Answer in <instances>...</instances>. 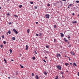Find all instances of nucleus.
<instances>
[{"label":"nucleus","instance_id":"nucleus-1","mask_svg":"<svg viewBox=\"0 0 79 79\" xmlns=\"http://www.w3.org/2000/svg\"><path fill=\"white\" fill-rule=\"evenodd\" d=\"M45 16L46 18H47V19H48L49 18H50V15L48 14H46L45 15Z\"/></svg>","mask_w":79,"mask_h":79},{"label":"nucleus","instance_id":"nucleus-2","mask_svg":"<svg viewBox=\"0 0 79 79\" xmlns=\"http://www.w3.org/2000/svg\"><path fill=\"white\" fill-rule=\"evenodd\" d=\"M56 67L59 70H61V67L60 65H57Z\"/></svg>","mask_w":79,"mask_h":79},{"label":"nucleus","instance_id":"nucleus-3","mask_svg":"<svg viewBox=\"0 0 79 79\" xmlns=\"http://www.w3.org/2000/svg\"><path fill=\"white\" fill-rule=\"evenodd\" d=\"M13 31H14L15 33L16 34H18V32L14 29H13Z\"/></svg>","mask_w":79,"mask_h":79},{"label":"nucleus","instance_id":"nucleus-4","mask_svg":"<svg viewBox=\"0 0 79 79\" xmlns=\"http://www.w3.org/2000/svg\"><path fill=\"white\" fill-rule=\"evenodd\" d=\"M42 33L41 32H40L39 33V37H42Z\"/></svg>","mask_w":79,"mask_h":79},{"label":"nucleus","instance_id":"nucleus-5","mask_svg":"<svg viewBox=\"0 0 79 79\" xmlns=\"http://www.w3.org/2000/svg\"><path fill=\"white\" fill-rule=\"evenodd\" d=\"M64 41L65 42H68V40L66 39V38H64Z\"/></svg>","mask_w":79,"mask_h":79},{"label":"nucleus","instance_id":"nucleus-6","mask_svg":"<svg viewBox=\"0 0 79 79\" xmlns=\"http://www.w3.org/2000/svg\"><path fill=\"white\" fill-rule=\"evenodd\" d=\"M35 78L36 79H39V76L37 75H36L35 77Z\"/></svg>","mask_w":79,"mask_h":79},{"label":"nucleus","instance_id":"nucleus-7","mask_svg":"<svg viewBox=\"0 0 79 79\" xmlns=\"http://www.w3.org/2000/svg\"><path fill=\"white\" fill-rule=\"evenodd\" d=\"M60 35L61 37H64V35L62 33H60Z\"/></svg>","mask_w":79,"mask_h":79},{"label":"nucleus","instance_id":"nucleus-8","mask_svg":"<svg viewBox=\"0 0 79 79\" xmlns=\"http://www.w3.org/2000/svg\"><path fill=\"white\" fill-rule=\"evenodd\" d=\"M71 53L72 54V55H75V53H74V52H71Z\"/></svg>","mask_w":79,"mask_h":79},{"label":"nucleus","instance_id":"nucleus-9","mask_svg":"<svg viewBox=\"0 0 79 79\" xmlns=\"http://www.w3.org/2000/svg\"><path fill=\"white\" fill-rule=\"evenodd\" d=\"M72 23H73V24H76V23H77V21H74V22L73 21Z\"/></svg>","mask_w":79,"mask_h":79},{"label":"nucleus","instance_id":"nucleus-10","mask_svg":"<svg viewBox=\"0 0 79 79\" xmlns=\"http://www.w3.org/2000/svg\"><path fill=\"white\" fill-rule=\"evenodd\" d=\"M8 33L9 34H11V31H10V30H9L8 32L6 33V34H8Z\"/></svg>","mask_w":79,"mask_h":79},{"label":"nucleus","instance_id":"nucleus-11","mask_svg":"<svg viewBox=\"0 0 79 79\" xmlns=\"http://www.w3.org/2000/svg\"><path fill=\"white\" fill-rule=\"evenodd\" d=\"M44 74H45V76H47V72L45 71H44Z\"/></svg>","mask_w":79,"mask_h":79},{"label":"nucleus","instance_id":"nucleus-12","mask_svg":"<svg viewBox=\"0 0 79 79\" xmlns=\"http://www.w3.org/2000/svg\"><path fill=\"white\" fill-rule=\"evenodd\" d=\"M12 39L13 40H16V38L15 37H13Z\"/></svg>","mask_w":79,"mask_h":79},{"label":"nucleus","instance_id":"nucleus-13","mask_svg":"<svg viewBox=\"0 0 79 79\" xmlns=\"http://www.w3.org/2000/svg\"><path fill=\"white\" fill-rule=\"evenodd\" d=\"M27 49H28V46H27V45H26V50H27Z\"/></svg>","mask_w":79,"mask_h":79},{"label":"nucleus","instance_id":"nucleus-14","mask_svg":"<svg viewBox=\"0 0 79 79\" xmlns=\"http://www.w3.org/2000/svg\"><path fill=\"white\" fill-rule=\"evenodd\" d=\"M68 47H71V44H70L69 45H68Z\"/></svg>","mask_w":79,"mask_h":79},{"label":"nucleus","instance_id":"nucleus-15","mask_svg":"<svg viewBox=\"0 0 79 79\" xmlns=\"http://www.w3.org/2000/svg\"><path fill=\"white\" fill-rule=\"evenodd\" d=\"M46 47L47 48H49L50 47V46H49L46 45Z\"/></svg>","mask_w":79,"mask_h":79},{"label":"nucleus","instance_id":"nucleus-16","mask_svg":"<svg viewBox=\"0 0 79 79\" xmlns=\"http://www.w3.org/2000/svg\"><path fill=\"white\" fill-rule=\"evenodd\" d=\"M73 65H75V66H77V65H76V64L75 62L73 64Z\"/></svg>","mask_w":79,"mask_h":79},{"label":"nucleus","instance_id":"nucleus-17","mask_svg":"<svg viewBox=\"0 0 79 79\" xmlns=\"http://www.w3.org/2000/svg\"><path fill=\"white\" fill-rule=\"evenodd\" d=\"M4 61H5V63H7L6 60V59H5V58H4Z\"/></svg>","mask_w":79,"mask_h":79},{"label":"nucleus","instance_id":"nucleus-18","mask_svg":"<svg viewBox=\"0 0 79 79\" xmlns=\"http://www.w3.org/2000/svg\"><path fill=\"white\" fill-rule=\"evenodd\" d=\"M27 32L28 34H29V29H27Z\"/></svg>","mask_w":79,"mask_h":79},{"label":"nucleus","instance_id":"nucleus-19","mask_svg":"<svg viewBox=\"0 0 79 79\" xmlns=\"http://www.w3.org/2000/svg\"><path fill=\"white\" fill-rule=\"evenodd\" d=\"M69 64L68 63H65V65H66V66H68V65Z\"/></svg>","mask_w":79,"mask_h":79},{"label":"nucleus","instance_id":"nucleus-20","mask_svg":"<svg viewBox=\"0 0 79 79\" xmlns=\"http://www.w3.org/2000/svg\"><path fill=\"white\" fill-rule=\"evenodd\" d=\"M30 3L31 4H33V3H34V2H30Z\"/></svg>","mask_w":79,"mask_h":79},{"label":"nucleus","instance_id":"nucleus-21","mask_svg":"<svg viewBox=\"0 0 79 79\" xmlns=\"http://www.w3.org/2000/svg\"><path fill=\"white\" fill-rule=\"evenodd\" d=\"M76 2H77V3H79V1H76Z\"/></svg>","mask_w":79,"mask_h":79},{"label":"nucleus","instance_id":"nucleus-22","mask_svg":"<svg viewBox=\"0 0 79 79\" xmlns=\"http://www.w3.org/2000/svg\"><path fill=\"white\" fill-rule=\"evenodd\" d=\"M32 59H33V60H34L35 59V57H34V56H33L32 57Z\"/></svg>","mask_w":79,"mask_h":79},{"label":"nucleus","instance_id":"nucleus-23","mask_svg":"<svg viewBox=\"0 0 79 79\" xmlns=\"http://www.w3.org/2000/svg\"><path fill=\"white\" fill-rule=\"evenodd\" d=\"M73 5V4H70L69 6H72Z\"/></svg>","mask_w":79,"mask_h":79},{"label":"nucleus","instance_id":"nucleus-24","mask_svg":"<svg viewBox=\"0 0 79 79\" xmlns=\"http://www.w3.org/2000/svg\"><path fill=\"white\" fill-rule=\"evenodd\" d=\"M57 55L59 56L60 57L61 56V55H60V54H57Z\"/></svg>","mask_w":79,"mask_h":79},{"label":"nucleus","instance_id":"nucleus-25","mask_svg":"<svg viewBox=\"0 0 79 79\" xmlns=\"http://www.w3.org/2000/svg\"><path fill=\"white\" fill-rule=\"evenodd\" d=\"M16 75H18V74H19V72H16Z\"/></svg>","mask_w":79,"mask_h":79},{"label":"nucleus","instance_id":"nucleus-26","mask_svg":"<svg viewBox=\"0 0 79 79\" xmlns=\"http://www.w3.org/2000/svg\"><path fill=\"white\" fill-rule=\"evenodd\" d=\"M9 51L10 53H12V50L11 49H10Z\"/></svg>","mask_w":79,"mask_h":79},{"label":"nucleus","instance_id":"nucleus-27","mask_svg":"<svg viewBox=\"0 0 79 79\" xmlns=\"http://www.w3.org/2000/svg\"><path fill=\"white\" fill-rule=\"evenodd\" d=\"M34 53L35 54H37V52H36V51H34Z\"/></svg>","mask_w":79,"mask_h":79},{"label":"nucleus","instance_id":"nucleus-28","mask_svg":"<svg viewBox=\"0 0 79 79\" xmlns=\"http://www.w3.org/2000/svg\"><path fill=\"white\" fill-rule=\"evenodd\" d=\"M2 39H4L5 36H3V35H2Z\"/></svg>","mask_w":79,"mask_h":79},{"label":"nucleus","instance_id":"nucleus-29","mask_svg":"<svg viewBox=\"0 0 79 79\" xmlns=\"http://www.w3.org/2000/svg\"><path fill=\"white\" fill-rule=\"evenodd\" d=\"M60 73L61 74H64V72H63L62 71H61V73Z\"/></svg>","mask_w":79,"mask_h":79},{"label":"nucleus","instance_id":"nucleus-30","mask_svg":"<svg viewBox=\"0 0 79 79\" xmlns=\"http://www.w3.org/2000/svg\"><path fill=\"white\" fill-rule=\"evenodd\" d=\"M35 9H37V6H35L34 7Z\"/></svg>","mask_w":79,"mask_h":79},{"label":"nucleus","instance_id":"nucleus-31","mask_svg":"<svg viewBox=\"0 0 79 79\" xmlns=\"http://www.w3.org/2000/svg\"><path fill=\"white\" fill-rule=\"evenodd\" d=\"M3 43L4 44H6V41H4L3 42Z\"/></svg>","mask_w":79,"mask_h":79},{"label":"nucleus","instance_id":"nucleus-32","mask_svg":"<svg viewBox=\"0 0 79 79\" xmlns=\"http://www.w3.org/2000/svg\"><path fill=\"white\" fill-rule=\"evenodd\" d=\"M31 75L32 76H34V73H32L31 74Z\"/></svg>","mask_w":79,"mask_h":79},{"label":"nucleus","instance_id":"nucleus-33","mask_svg":"<svg viewBox=\"0 0 79 79\" xmlns=\"http://www.w3.org/2000/svg\"><path fill=\"white\" fill-rule=\"evenodd\" d=\"M56 3H60V2L57 1L56 2Z\"/></svg>","mask_w":79,"mask_h":79},{"label":"nucleus","instance_id":"nucleus-34","mask_svg":"<svg viewBox=\"0 0 79 79\" xmlns=\"http://www.w3.org/2000/svg\"><path fill=\"white\" fill-rule=\"evenodd\" d=\"M54 28H56V27H57L56 25H55L54 26Z\"/></svg>","mask_w":79,"mask_h":79},{"label":"nucleus","instance_id":"nucleus-35","mask_svg":"<svg viewBox=\"0 0 79 79\" xmlns=\"http://www.w3.org/2000/svg\"><path fill=\"white\" fill-rule=\"evenodd\" d=\"M21 7H22V5H20L19 6V8H21Z\"/></svg>","mask_w":79,"mask_h":79},{"label":"nucleus","instance_id":"nucleus-36","mask_svg":"<svg viewBox=\"0 0 79 79\" xmlns=\"http://www.w3.org/2000/svg\"><path fill=\"white\" fill-rule=\"evenodd\" d=\"M58 76H57L56 77V78L55 79H58Z\"/></svg>","mask_w":79,"mask_h":79},{"label":"nucleus","instance_id":"nucleus-37","mask_svg":"<svg viewBox=\"0 0 79 79\" xmlns=\"http://www.w3.org/2000/svg\"><path fill=\"white\" fill-rule=\"evenodd\" d=\"M14 16H15V17H16L17 18H18V17L17 15H14Z\"/></svg>","mask_w":79,"mask_h":79},{"label":"nucleus","instance_id":"nucleus-38","mask_svg":"<svg viewBox=\"0 0 79 79\" xmlns=\"http://www.w3.org/2000/svg\"><path fill=\"white\" fill-rule=\"evenodd\" d=\"M43 61H44V62L45 63H46V61H45V60H43Z\"/></svg>","mask_w":79,"mask_h":79},{"label":"nucleus","instance_id":"nucleus-39","mask_svg":"<svg viewBox=\"0 0 79 79\" xmlns=\"http://www.w3.org/2000/svg\"><path fill=\"white\" fill-rule=\"evenodd\" d=\"M12 24V23L11 22H10L9 23V24H10V25L11 24Z\"/></svg>","mask_w":79,"mask_h":79},{"label":"nucleus","instance_id":"nucleus-40","mask_svg":"<svg viewBox=\"0 0 79 79\" xmlns=\"http://www.w3.org/2000/svg\"><path fill=\"white\" fill-rule=\"evenodd\" d=\"M21 68H24V66H23V65H22L21 66Z\"/></svg>","mask_w":79,"mask_h":79},{"label":"nucleus","instance_id":"nucleus-41","mask_svg":"<svg viewBox=\"0 0 79 79\" xmlns=\"http://www.w3.org/2000/svg\"><path fill=\"white\" fill-rule=\"evenodd\" d=\"M50 6V4H48V6Z\"/></svg>","mask_w":79,"mask_h":79},{"label":"nucleus","instance_id":"nucleus-42","mask_svg":"<svg viewBox=\"0 0 79 79\" xmlns=\"http://www.w3.org/2000/svg\"><path fill=\"white\" fill-rule=\"evenodd\" d=\"M67 37H68V39H70V38H71V37L70 36H69Z\"/></svg>","mask_w":79,"mask_h":79},{"label":"nucleus","instance_id":"nucleus-43","mask_svg":"<svg viewBox=\"0 0 79 79\" xmlns=\"http://www.w3.org/2000/svg\"><path fill=\"white\" fill-rule=\"evenodd\" d=\"M0 46H1V48H2V47H3V45H1Z\"/></svg>","mask_w":79,"mask_h":79},{"label":"nucleus","instance_id":"nucleus-44","mask_svg":"<svg viewBox=\"0 0 79 79\" xmlns=\"http://www.w3.org/2000/svg\"><path fill=\"white\" fill-rule=\"evenodd\" d=\"M7 16H9V15H10V14H9V13H7Z\"/></svg>","mask_w":79,"mask_h":79},{"label":"nucleus","instance_id":"nucleus-45","mask_svg":"<svg viewBox=\"0 0 79 79\" xmlns=\"http://www.w3.org/2000/svg\"><path fill=\"white\" fill-rule=\"evenodd\" d=\"M36 35L37 36H39V34H36Z\"/></svg>","mask_w":79,"mask_h":79},{"label":"nucleus","instance_id":"nucleus-46","mask_svg":"<svg viewBox=\"0 0 79 79\" xmlns=\"http://www.w3.org/2000/svg\"><path fill=\"white\" fill-rule=\"evenodd\" d=\"M77 75H78V76H79V72H78L77 73Z\"/></svg>","mask_w":79,"mask_h":79},{"label":"nucleus","instance_id":"nucleus-47","mask_svg":"<svg viewBox=\"0 0 79 79\" xmlns=\"http://www.w3.org/2000/svg\"><path fill=\"white\" fill-rule=\"evenodd\" d=\"M56 40H55V39H54V42H56Z\"/></svg>","mask_w":79,"mask_h":79},{"label":"nucleus","instance_id":"nucleus-48","mask_svg":"<svg viewBox=\"0 0 79 79\" xmlns=\"http://www.w3.org/2000/svg\"><path fill=\"white\" fill-rule=\"evenodd\" d=\"M74 13H73V14H72V15H73V16H74Z\"/></svg>","mask_w":79,"mask_h":79},{"label":"nucleus","instance_id":"nucleus-49","mask_svg":"<svg viewBox=\"0 0 79 79\" xmlns=\"http://www.w3.org/2000/svg\"><path fill=\"white\" fill-rule=\"evenodd\" d=\"M70 64H71V65H72V64H73V63H70Z\"/></svg>","mask_w":79,"mask_h":79},{"label":"nucleus","instance_id":"nucleus-50","mask_svg":"<svg viewBox=\"0 0 79 79\" xmlns=\"http://www.w3.org/2000/svg\"><path fill=\"white\" fill-rule=\"evenodd\" d=\"M60 3H61V4H63V2H62L61 1H60Z\"/></svg>","mask_w":79,"mask_h":79},{"label":"nucleus","instance_id":"nucleus-51","mask_svg":"<svg viewBox=\"0 0 79 79\" xmlns=\"http://www.w3.org/2000/svg\"><path fill=\"white\" fill-rule=\"evenodd\" d=\"M69 61H70L71 60V59L70 58H69Z\"/></svg>","mask_w":79,"mask_h":79},{"label":"nucleus","instance_id":"nucleus-52","mask_svg":"<svg viewBox=\"0 0 79 79\" xmlns=\"http://www.w3.org/2000/svg\"><path fill=\"white\" fill-rule=\"evenodd\" d=\"M58 55L57 54V58H58Z\"/></svg>","mask_w":79,"mask_h":79},{"label":"nucleus","instance_id":"nucleus-53","mask_svg":"<svg viewBox=\"0 0 79 79\" xmlns=\"http://www.w3.org/2000/svg\"><path fill=\"white\" fill-rule=\"evenodd\" d=\"M35 23H36V24H38V22H36Z\"/></svg>","mask_w":79,"mask_h":79},{"label":"nucleus","instance_id":"nucleus-54","mask_svg":"<svg viewBox=\"0 0 79 79\" xmlns=\"http://www.w3.org/2000/svg\"><path fill=\"white\" fill-rule=\"evenodd\" d=\"M62 77H63H63H64V76L62 75Z\"/></svg>","mask_w":79,"mask_h":79},{"label":"nucleus","instance_id":"nucleus-55","mask_svg":"<svg viewBox=\"0 0 79 79\" xmlns=\"http://www.w3.org/2000/svg\"><path fill=\"white\" fill-rule=\"evenodd\" d=\"M11 61H14V60H11Z\"/></svg>","mask_w":79,"mask_h":79},{"label":"nucleus","instance_id":"nucleus-56","mask_svg":"<svg viewBox=\"0 0 79 79\" xmlns=\"http://www.w3.org/2000/svg\"><path fill=\"white\" fill-rule=\"evenodd\" d=\"M45 59H46L47 58V56H46L45 57Z\"/></svg>","mask_w":79,"mask_h":79},{"label":"nucleus","instance_id":"nucleus-57","mask_svg":"<svg viewBox=\"0 0 79 79\" xmlns=\"http://www.w3.org/2000/svg\"><path fill=\"white\" fill-rule=\"evenodd\" d=\"M62 1H66V0H62Z\"/></svg>","mask_w":79,"mask_h":79},{"label":"nucleus","instance_id":"nucleus-58","mask_svg":"<svg viewBox=\"0 0 79 79\" xmlns=\"http://www.w3.org/2000/svg\"><path fill=\"white\" fill-rule=\"evenodd\" d=\"M20 56H22V54H20Z\"/></svg>","mask_w":79,"mask_h":79},{"label":"nucleus","instance_id":"nucleus-59","mask_svg":"<svg viewBox=\"0 0 79 79\" xmlns=\"http://www.w3.org/2000/svg\"><path fill=\"white\" fill-rule=\"evenodd\" d=\"M2 9V7H0V10H1Z\"/></svg>","mask_w":79,"mask_h":79},{"label":"nucleus","instance_id":"nucleus-60","mask_svg":"<svg viewBox=\"0 0 79 79\" xmlns=\"http://www.w3.org/2000/svg\"><path fill=\"white\" fill-rule=\"evenodd\" d=\"M67 44H69V42H68V43H67Z\"/></svg>","mask_w":79,"mask_h":79},{"label":"nucleus","instance_id":"nucleus-61","mask_svg":"<svg viewBox=\"0 0 79 79\" xmlns=\"http://www.w3.org/2000/svg\"><path fill=\"white\" fill-rule=\"evenodd\" d=\"M8 79H10V77H8Z\"/></svg>","mask_w":79,"mask_h":79},{"label":"nucleus","instance_id":"nucleus-62","mask_svg":"<svg viewBox=\"0 0 79 79\" xmlns=\"http://www.w3.org/2000/svg\"><path fill=\"white\" fill-rule=\"evenodd\" d=\"M67 57V56H65V57Z\"/></svg>","mask_w":79,"mask_h":79},{"label":"nucleus","instance_id":"nucleus-63","mask_svg":"<svg viewBox=\"0 0 79 79\" xmlns=\"http://www.w3.org/2000/svg\"><path fill=\"white\" fill-rule=\"evenodd\" d=\"M68 8H69V6H68Z\"/></svg>","mask_w":79,"mask_h":79},{"label":"nucleus","instance_id":"nucleus-64","mask_svg":"<svg viewBox=\"0 0 79 79\" xmlns=\"http://www.w3.org/2000/svg\"><path fill=\"white\" fill-rule=\"evenodd\" d=\"M77 16H79V15H78Z\"/></svg>","mask_w":79,"mask_h":79}]
</instances>
